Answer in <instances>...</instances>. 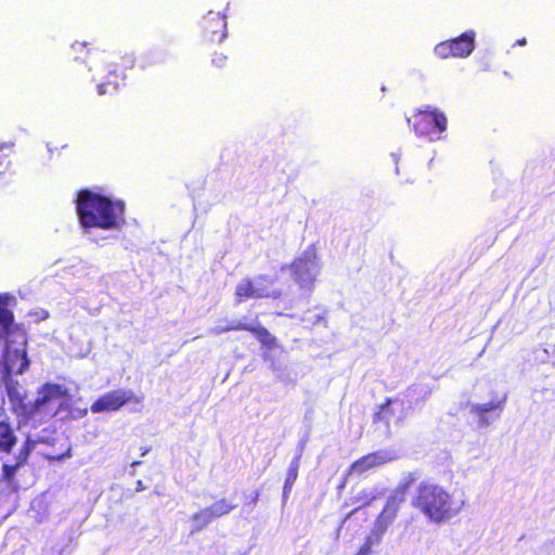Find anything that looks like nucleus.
Returning a JSON list of instances; mask_svg holds the SVG:
<instances>
[{"mask_svg": "<svg viewBox=\"0 0 555 555\" xmlns=\"http://www.w3.org/2000/svg\"><path fill=\"white\" fill-rule=\"evenodd\" d=\"M135 489H137V491H142L144 489L143 482L141 480H139L137 482V488Z\"/></svg>", "mask_w": 555, "mask_h": 555, "instance_id": "nucleus-32", "label": "nucleus"}, {"mask_svg": "<svg viewBox=\"0 0 555 555\" xmlns=\"http://www.w3.org/2000/svg\"><path fill=\"white\" fill-rule=\"evenodd\" d=\"M396 456L387 450H377L362 455L347 468L345 480L341 483V488L345 487L346 480L351 475H363L366 472L386 465L393 461Z\"/></svg>", "mask_w": 555, "mask_h": 555, "instance_id": "nucleus-9", "label": "nucleus"}, {"mask_svg": "<svg viewBox=\"0 0 555 555\" xmlns=\"http://www.w3.org/2000/svg\"><path fill=\"white\" fill-rule=\"evenodd\" d=\"M300 457H301L300 455L295 456L292 460L289 467L287 469L286 479H285L284 486H283L284 499H287V496L291 493L292 488L298 477L299 466H300Z\"/></svg>", "mask_w": 555, "mask_h": 555, "instance_id": "nucleus-21", "label": "nucleus"}, {"mask_svg": "<svg viewBox=\"0 0 555 555\" xmlns=\"http://www.w3.org/2000/svg\"><path fill=\"white\" fill-rule=\"evenodd\" d=\"M29 366L25 349L8 350L4 356V367L8 374H23Z\"/></svg>", "mask_w": 555, "mask_h": 555, "instance_id": "nucleus-15", "label": "nucleus"}, {"mask_svg": "<svg viewBox=\"0 0 555 555\" xmlns=\"http://www.w3.org/2000/svg\"><path fill=\"white\" fill-rule=\"evenodd\" d=\"M65 411L66 417L72 420H78L82 418L88 414V409L86 406L78 408L74 406V401L72 400V397H66L65 400H63L57 408V413H61Z\"/></svg>", "mask_w": 555, "mask_h": 555, "instance_id": "nucleus-20", "label": "nucleus"}, {"mask_svg": "<svg viewBox=\"0 0 555 555\" xmlns=\"http://www.w3.org/2000/svg\"><path fill=\"white\" fill-rule=\"evenodd\" d=\"M392 401L393 400L391 398H387L379 406V410L373 415V422L375 424L385 423L386 425H389L391 417L395 415L393 410L390 408Z\"/></svg>", "mask_w": 555, "mask_h": 555, "instance_id": "nucleus-22", "label": "nucleus"}, {"mask_svg": "<svg viewBox=\"0 0 555 555\" xmlns=\"http://www.w3.org/2000/svg\"><path fill=\"white\" fill-rule=\"evenodd\" d=\"M12 143H0V167L10 164V154L12 152Z\"/></svg>", "mask_w": 555, "mask_h": 555, "instance_id": "nucleus-27", "label": "nucleus"}, {"mask_svg": "<svg viewBox=\"0 0 555 555\" xmlns=\"http://www.w3.org/2000/svg\"><path fill=\"white\" fill-rule=\"evenodd\" d=\"M250 324L244 323L241 321L236 322H230L225 326H216L210 330V334L212 335H221L227 332H234V331H249Z\"/></svg>", "mask_w": 555, "mask_h": 555, "instance_id": "nucleus-25", "label": "nucleus"}, {"mask_svg": "<svg viewBox=\"0 0 555 555\" xmlns=\"http://www.w3.org/2000/svg\"><path fill=\"white\" fill-rule=\"evenodd\" d=\"M402 501L403 498L397 499L396 496H391L387 500L382 512L376 517L375 526L372 530L373 535L382 538V535L387 531L389 526L397 518Z\"/></svg>", "mask_w": 555, "mask_h": 555, "instance_id": "nucleus-12", "label": "nucleus"}, {"mask_svg": "<svg viewBox=\"0 0 555 555\" xmlns=\"http://www.w3.org/2000/svg\"><path fill=\"white\" fill-rule=\"evenodd\" d=\"M293 281L304 293H312L319 268V254L315 243L310 244L300 256L288 266Z\"/></svg>", "mask_w": 555, "mask_h": 555, "instance_id": "nucleus-5", "label": "nucleus"}, {"mask_svg": "<svg viewBox=\"0 0 555 555\" xmlns=\"http://www.w3.org/2000/svg\"><path fill=\"white\" fill-rule=\"evenodd\" d=\"M72 456V451L70 449H68L64 454L57 456V460H62L64 457H70Z\"/></svg>", "mask_w": 555, "mask_h": 555, "instance_id": "nucleus-31", "label": "nucleus"}, {"mask_svg": "<svg viewBox=\"0 0 555 555\" xmlns=\"http://www.w3.org/2000/svg\"><path fill=\"white\" fill-rule=\"evenodd\" d=\"M8 396L16 413L31 416L36 413L34 409V402L31 404L26 403V395L21 392L17 387L8 386Z\"/></svg>", "mask_w": 555, "mask_h": 555, "instance_id": "nucleus-16", "label": "nucleus"}, {"mask_svg": "<svg viewBox=\"0 0 555 555\" xmlns=\"http://www.w3.org/2000/svg\"><path fill=\"white\" fill-rule=\"evenodd\" d=\"M88 42H75L72 46V50L75 53L74 57L79 60L78 53L87 49V54L90 55L93 68L103 74L104 82L98 85V93L101 95L105 94L107 92L105 87L107 86L117 89L120 83L125 82L127 72L134 66L132 57L117 51L95 50L92 53V49L88 48Z\"/></svg>", "mask_w": 555, "mask_h": 555, "instance_id": "nucleus-3", "label": "nucleus"}, {"mask_svg": "<svg viewBox=\"0 0 555 555\" xmlns=\"http://www.w3.org/2000/svg\"><path fill=\"white\" fill-rule=\"evenodd\" d=\"M149 452H150V448H149V447H142V448H141V455H142V456H143V455H145V454H147Z\"/></svg>", "mask_w": 555, "mask_h": 555, "instance_id": "nucleus-33", "label": "nucleus"}, {"mask_svg": "<svg viewBox=\"0 0 555 555\" xmlns=\"http://www.w3.org/2000/svg\"><path fill=\"white\" fill-rule=\"evenodd\" d=\"M17 443V436L7 421H0V453H12Z\"/></svg>", "mask_w": 555, "mask_h": 555, "instance_id": "nucleus-17", "label": "nucleus"}, {"mask_svg": "<svg viewBox=\"0 0 555 555\" xmlns=\"http://www.w3.org/2000/svg\"><path fill=\"white\" fill-rule=\"evenodd\" d=\"M379 541L380 538H377V535H373V532H371V534L365 538L363 544L359 547L354 555H370L372 553L374 544L379 543Z\"/></svg>", "mask_w": 555, "mask_h": 555, "instance_id": "nucleus-26", "label": "nucleus"}, {"mask_svg": "<svg viewBox=\"0 0 555 555\" xmlns=\"http://www.w3.org/2000/svg\"><path fill=\"white\" fill-rule=\"evenodd\" d=\"M14 321L12 311L7 307V301L0 296V327L3 334H8Z\"/></svg>", "mask_w": 555, "mask_h": 555, "instance_id": "nucleus-24", "label": "nucleus"}, {"mask_svg": "<svg viewBox=\"0 0 555 555\" xmlns=\"http://www.w3.org/2000/svg\"><path fill=\"white\" fill-rule=\"evenodd\" d=\"M235 508V504L231 503L228 499L223 498L216 501L210 506L205 507L204 509L207 512L211 519H215L228 515Z\"/></svg>", "mask_w": 555, "mask_h": 555, "instance_id": "nucleus-19", "label": "nucleus"}, {"mask_svg": "<svg viewBox=\"0 0 555 555\" xmlns=\"http://www.w3.org/2000/svg\"><path fill=\"white\" fill-rule=\"evenodd\" d=\"M526 43H527V41L525 38L517 40V44H519V46H525Z\"/></svg>", "mask_w": 555, "mask_h": 555, "instance_id": "nucleus-34", "label": "nucleus"}, {"mask_svg": "<svg viewBox=\"0 0 555 555\" xmlns=\"http://www.w3.org/2000/svg\"><path fill=\"white\" fill-rule=\"evenodd\" d=\"M358 511V508L352 509L347 516L346 519H348L352 514H354Z\"/></svg>", "mask_w": 555, "mask_h": 555, "instance_id": "nucleus-35", "label": "nucleus"}, {"mask_svg": "<svg viewBox=\"0 0 555 555\" xmlns=\"http://www.w3.org/2000/svg\"><path fill=\"white\" fill-rule=\"evenodd\" d=\"M258 500H259V491H255L250 499L249 504L255 505L258 502Z\"/></svg>", "mask_w": 555, "mask_h": 555, "instance_id": "nucleus-30", "label": "nucleus"}, {"mask_svg": "<svg viewBox=\"0 0 555 555\" xmlns=\"http://www.w3.org/2000/svg\"><path fill=\"white\" fill-rule=\"evenodd\" d=\"M228 62V56L216 53L212 57V64L219 68H222Z\"/></svg>", "mask_w": 555, "mask_h": 555, "instance_id": "nucleus-29", "label": "nucleus"}, {"mask_svg": "<svg viewBox=\"0 0 555 555\" xmlns=\"http://www.w3.org/2000/svg\"><path fill=\"white\" fill-rule=\"evenodd\" d=\"M465 503L463 494L451 492L431 481H422L411 499V505L435 525H442L455 518Z\"/></svg>", "mask_w": 555, "mask_h": 555, "instance_id": "nucleus-2", "label": "nucleus"}, {"mask_svg": "<svg viewBox=\"0 0 555 555\" xmlns=\"http://www.w3.org/2000/svg\"><path fill=\"white\" fill-rule=\"evenodd\" d=\"M476 33L467 30L460 36L439 42L435 46L434 53L441 60L446 59H465L472 54L475 49Z\"/></svg>", "mask_w": 555, "mask_h": 555, "instance_id": "nucleus-7", "label": "nucleus"}, {"mask_svg": "<svg viewBox=\"0 0 555 555\" xmlns=\"http://www.w3.org/2000/svg\"><path fill=\"white\" fill-rule=\"evenodd\" d=\"M191 520L193 522V526H192V529L190 532L191 534L201 532L204 528H206L212 521V519L210 518V516L207 514V512L204 508L194 513L191 516Z\"/></svg>", "mask_w": 555, "mask_h": 555, "instance_id": "nucleus-23", "label": "nucleus"}, {"mask_svg": "<svg viewBox=\"0 0 555 555\" xmlns=\"http://www.w3.org/2000/svg\"><path fill=\"white\" fill-rule=\"evenodd\" d=\"M34 449V442L29 439L25 440L21 446L13 464L3 463L1 466L0 481L8 483L13 490H17L18 486L15 480L17 470L25 466L28 462L30 453Z\"/></svg>", "mask_w": 555, "mask_h": 555, "instance_id": "nucleus-10", "label": "nucleus"}, {"mask_svg": "<svg viewBox=\"0 0 555 555\" xmlns=\"http://www.w3.org/2000/svg\"><path fill=\"white\" fill-rule=\"evenodd\" d=\"M248 332L251 333L257 338V340L268 349H273L278 346L276 338L268 331V328L259 323L256 325L250 324Z\"/></svg>", "mask_w": 555, "mask_h": 555, "instance_id": "nucleus-18", "label": "nucleus"}, {"mask_svg": "<svg viewBox=\"0 0 555 555\" xmlns=\"http://www.w3.org/2000/svg\"><path fill=\"white\" fill-rule=\"evenodd\" d=\"M125 210L121 199H113L89 189L77 193L76 214L85 229L119 230L126 223Z\"/></svg>", "mask_w": 555, "mask_h": 555, "instance_id": "nucleus-1", "label": "nucleus"}, {"mask_svg": "<svg viewBox=\"0 0 555 555\" xmlns=\"http://www.w3.org/2000/svg\"><path fill=\"white\" fill-rule=\"evenodd\" d=\"M142 397L135 396L129 389H114L104 392L90 406L92 413L115 412L127 403H140Z\"/></svg>", "mask_w": 555, "mask_h": 555, "instance_id": "nucleus-8", "label": "nucleus"}, {"mask_svg": "<svg viewBox=\"0 0 555 555\" xmlns=\"http://www.w3.org/2000/svg\"><path fill=\"white\" fill-rule=\"evenodd\" d=\"M504 402V399H499L487 403L473 404L470 412L475 415L478 427H487L498 418L503 410Z\"/></svg>", "mask_w": 555, "mask_h": 555, "instance_id": "nucleus-13", "label": "nucleus"}, {"mask_svg": "<svg viewBox=\"0 0 555 555\" xmlns=\"http://www.w3.org/2000/svg\"><path fill=\"white\" fill-rule=\"evenodd\" d=\"M417 477L415 473H410L403 480L400 481L398 490L404 494L410 487L416 481Z\"/></svg>", "mask_w": 555, "mask_h": 555, "instance_id": "nucleus-28", "label": "nucleus"}, {"mask_svg": "<svg viewBox=\"0 0 555 555\" xmlns=\"http://www.w3.org/2000/svg\"><path fill=\"white\" fill-rule=\"evenodd\" d=\"M273 280L266 274H259L254 281L245 278L235 286V301L241 304L247 299L280 298L281 291H269L266 284H272Z\"/></svg>", "mask_w": 555, "mask_h": 555, "instance_id": "nucleus-6", "label": "nucleus"}, {"mask_svg": "<svg viewBox=\"0 0 555 555\" xmlns=\"http://www.w3.org/2000/svg\"><path fill=\"white\" fill-rule=\"evenodd\" d=\"M203 38L208 42H221L227 37L225 16L220 13L208 12L201 22Z\"/></svg>", "mask_w": 555, "mask_h": 555, "instance_id": "nucleus-11", "label": "nucleus"}, {"mask_svg": "<svg viewBox=\"0 0 555 555\" xmlns=\"http://www.w3.org/2000/svg\"><path fill=\"white\" fill-rule=\"evenodd\" d=\"M415 134L430 142L440 140L448 128V118L436 107L426 105L417 109L412 118H406Z\"/></svg>", "mask_w": 555, "mask_h": 555, "instance_id": "nucleus-4", "label": "nucleus"}, {"mask_svg": "<svg viewBox=\"0 0 555 555\" xmlns=\"http://www.w3.org/2000/svg\"><path fill=\"white\" fill-rule=\"evenodd\" d=\"M66 397H69V392L63 385L44 383L38 390V397L34 401V409L37 413L43 405L48 404L52 400L65 399Z\"/></svg>", "mask_w": 555, "mask_h": 555, "instance_id": "nucleus-14", "label": "nucleus"}]
</instances>
